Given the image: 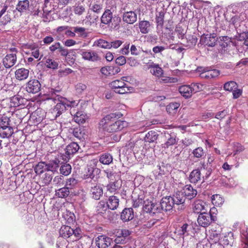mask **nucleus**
Returning <instances> with one entry per match:
<instances>
[{
	"instance_id": "obj_64",
	"label": "nucleus",
	"mask_w": 248,
	"mask_h": 248,
	"mask_svg": "<svg viewBox=\"0 0 248 248\" xmlns=\"http://www.w3.org/2000/svg\"><path fill=\"white\" fill-rule=\"evenodd\" d=\"M238 40L243 41L244 45L248 46V31L241 33L239 35Z\"/></svg>"
},
{
	"instance_id": "obj_54",
	"label": "nucleus",
	"mask_w": 248,
	"mask_h": 248,
	"mask_svg": "<svg viewBox=\"0 0 248 248\" xmlns=\"http://www.w3.org/2000/svg\"><path fill=\"white\" fill-rule=\"evenodd\" d=\"M221 237V234L217 231L213 232L210 236V238L213 241V244H219Z\"/></svg>"
},
{
	"instance_id": "obj_46",
	"label": "nucleus",
	"mask_w": 248,
	"mask_h": 248,
	"mask_svg": "<svg viewBox=\"0 0 248 248\" xmlns=\"http://www.w3.org/2000/svg\"><path fill=\"white\" fill-rule=\"evenodd\" d=\"M45 65L47 68L55 70L58 68L59 63L53 59L48 58L46 60Z\"/></svg>"
},
{
	"instance_id": "obj_57",
	"label": "nucleus",
	"mask_w": 248,
	"mask_h": 248,
	"mask_svg": "<svg viewBox=\"0 0 248 248\" xmlns=\"http://www.w3.org/2000/svg\"><path fill=\"white\" fill-rule=\"evenodd\" d=\"M63 217L68 224H70L75 220V216L74 213L67 211L66 213L63 215Z\"/></svg>"
},
{
	"instance_id": "obj_37",
	"label": "nucleus",
	"mask_w": 248,
	"mask_h": 248,
	"mask_svg": "<svg viewBox=\"0 0 248 248\" xmlns=\"http://www.w3.org/2000/svg\"><path fill=\"white\" fill-rule=\"evenodd\" d=\"M60 164V161L58 159L51 160L47 164V171L52 172L57 171Z\"/></svg>"
},
{
	"instance_id": "obj_29",
	"label": "nucleus",
	"mask_w": 248,
	"mask_h": 248,
	"mask_svg": "<svg viewBox=\"0 0 248 248\" xmlns=\"http://www.w3.org/2000/svg\"><path fill=\"white\" fill-rule=\"evenodd\" d=\"M79 149V146L76 142H71L68 144L65 149V153L68 155L69 158L70 155H74L77 153Z\"/></svg>"
},
{
	"instance_id": "obj_62",
	"label": "nucleus",
	"mask_w": 248,
	"mask_h": 248,
	"mask_svg": "<svg viewBox=\"0 0 248 248\" xmlns=\"http://www.w3.org/2000/svg\"><path fill=\"white\" fill-rule=\"evenodd\" d=\"M10 119L6 116H2L0 118V128H5L10 125Z\"/></svg>"
},
{
	"instance_id": "obj_59",
	"label": "nucleus",
	"mask_w": 248,
	"mask_h": 248,
	"mask_svg": "<svg viewBox=\"0 0 248 248\" xmlns=\"http://www.w3.org/2000/svg\"><path fill=\"white\" fill-rule=\"evenodd\" d=\"M95 43L96 45L100 47L106 49H109L110 43L104 39H99L95 42Z\"/></svg>"
},
{
	"instance_id": "obj_20",
	"label": "nucleus",
	"mask_w": 248,
	"mask_h": 248,
	"mask_svg": "<svg viewBox=\"0 0 248 248\" xmlns=\"http://www.w3.org/2000/svg\"><path fill=\"white\" fill-rule=\"evenodd\" d=\"M189 181L191 183L197 184L202 180L201 173L199 169L193 170L189 176Z\"/></svg>"
},
{
	"instance_id": "obj_6",
	"label": "nucleus",
	"mask_w": 248,
	"mask_h": 248,
	"mask_svg": "<svg viewBox=\"0 0 248 248\" xmlns=\"http://www.w3.org/2000/svg\"><path fill=\"white\" fill-rule=\"evenodd\" d=\"M113 234L116 237L114 240L115 243L125 244L126 238L130 234V233L128 230L116 229L114 231Z\"/></svg>"
},
{
	"instance_id": "obj_24",
	"label": "nucleus",
	"mask_w": 248,
	"mask_h": 248,
	"mask_svg": "<svg viewBox=\"0 0 248 248\" xmlns=\"http://www.w3.org/2000/svg\"><path fill=\"white\" fill-rule=\"evenodd\" d=\"M179 92L180 94L186 98H190L193 94L190 85L181 86L179 88Z\"/></svg>"
},
{
	"instance_id": "obj_28",
	"label": "nucleus",
	"mask_w": 248,
	"mask_h": 248,
	"mask_svg": "<svg viewBox=\"0 0 248 248\" xmlns=\"http://www.w3.org/2000/svg\"><path fill=\"white\" fill-rule=\"evenodd\" d=\"M91 192L92 198L95 200H99L103 194L102 188L97 185L92 187Z\"/></svg>"
},
{
	"instance_id": "obj_14",
	"label": "nucleus",
	"mask_w": 248,
	"mask_h": 248,
	"mask_svg": "<svg viewBox=\"0 0 248 248\" xmlns=\"http://www.w3.org/2000/svg\"><path fill=\"white\" fill-rule=\"evenodd\" d=\"M24 49H30L31 51V55L35 59L39 58L40 50L38 46L35 43H27L23 45Z\"/></svg>"
},
{
	"instance_id": "obj_23",
	"label": "nucleus",
	"mask_w": 248,
	"mask_h": 248,
	"mask_svg": "<svg viewBox=\"0 0 248 248\" xmlns=\"http://www.w3.org/2000/svg\"><path fill=\"white\" fill-rule=\"evenodd\" d=\"M81 55L86 60L96 61L99 60L97 53L94 51H81Z\"/></svg>"
},
{
	"instance_id": "obj_3",
	"label": "nucleus",
	"mask_w": 248,
	"mask_h": 248,
	"mask_svg": "<svg viewBox=\"0 0 248 248\" xmlns=\"http://www.w3.org/2000/svg\"><path fill=\"white\" fill-rule=\"evenodd\" d=\"M127 81L126 77H122L120 79L114 80L109 83L110 88L118 94H126L132 92L133 88L128 86L124 81Z\"/></svg>"
},
{
	"instance_id": "obj_31",
	"label": "nucleus",
	"mask_w": 248,
	"mask_h": 248,
	"mask_svg": "<svg viewBox=\"0 0 248 248\" xmlns=\"http://www.w3.org/2000/svg\"><path fill=\"white\" fill-rule=\"evenodd\" d=\"M217 38L216 34H206L204 38V42L206 45L209 46H214L217 42Z\"/></svg>"
},
{
	"instance_id": "obj_42",
	"label": "nucleus",
	"mask_w": 248,
	"mask_h": 248,
	"mask_svg": "<svg viewBox=\"0 0 248 248\" xmlns=\"http://www.w3.org/2000/svg\"><path fill=\"white\" fill-rule=\"evenodd\" d=\"M34 170L36 173L40 174L43 173L45 171H47V164L44 162H40L36 165Z\"/></svg>"
},
{
	"instance_id": "obj_61",
	"label": "nucleus",
	"mask_w": 248,
	"mask_h": 248,
	"mask_svg": "<svg viewBox=\"0 0 248 248\" xmlns=\"http://www.w3.org/2000/svg\"><path fill=\"white\" fill-rule=\"evenodd\" d=\"M175 31L177 33L179 38H184L186 32L181 24H179L176 26Z\"/></svg>"
},
{
	"instance_id": "obj_49",
	"label": "nucleus",
	"mask_w": 248,
	"mask_h": 248,
	"mask_svg": "<svg viewBox=\"0 0 248 248\" xmlns=\"http://www.w3.org/2000/svg\"><path fill=\"white\" fill-rule=\"evenodd\" d=\"M238 87L237 83L234 81H230L226 82L223 86L224 90L232 92Z\"/></svg>"
},
{
	"instance_id": "obj_16",
	"label": "nucleus",
	"mask_w": 248,
	"mask_h": 248,
	"mask_svg": "<svg viewBox=\"0 0 248 248\" xmlns=\"http://www.w3.org/2000/svg\"><path fill=\"white\" fill-rule=\"evenodd\" d=\"M123 19L127 24H133L137 19V16L133 11L126 12L124 13Z\"/></svg>"
},
{
	"instance_id": "obj_35",
	"label": "nucleus",
	"mask_w": 248,
	"mask_h": 248,
	"mask_svg": "<svg viewBox=\"0 0 248 248\" xmlns=\"http://www.w3.org/2000/svg\"><path fill=\"white\" fill-rule=\"evenodd\" d=\"M149 68H151V73L157 77H161L163 74L162 69L158 64L153 63Z\"/></svg>"
},
{
	"instance_id": "obj_60",
	"label": "nucleus",
	"mask_w": 248,
	"mask_h": 248,
	"mask_svg": "<svg viewBox=\"0 0 248 248\" xmlns=\"http://www.w3.org/2000/svg\"><path fill=\"white\" fill-rule=\"evenodd\" d=\"M97 210L98 214H103L108 208V205L107 202H98L97 206Z\"/></svg>"
},
{
	"instance_id": "obj_21",
	"label": "nucleus",
	"mask_w": 248,
	"mask_h": 248,
	"mask_svg": "<svg viewBox=\"0 0 248 248\" xmlns=\"http://www.w3.org/2000/svg\"><path fill=\"white\" fill-rule=\"evenodd\" d=\"M112 13L109 9H106L101 17V22L105 25L109 24L112 20Z\"/></svg>"
},
{
	"instance_id": "obj_19",
	"label": "nucleus",
	"mask_w": 248,
	"mask_h": 248,
	"mask_svg": "<svg viewBox=\"0 0 248 248\" xmlns=\"http://www.w3.org/2000/svg\"><path fill=\"white\" fill-rule=\"evenodd\" d=\"M134 217L133 210L131 208H125L121 215V218L124 222L132 220Z\"/></svg>"
},
{
	"instance_id": "obj_44",
	"label": "nucleus",
	"mask_w": 248,
	"mask_h": 248,
	"mask_svg": "<svg viewBox=\"0 0 248 248\" xmlns=\"http://www.w3.org/2000/svg\"><path fill=\"white\" fill-rule=\"evenodd\" d=\"M112 156L109 154H102L99 158L100 162L103 164L108 165L112 162Z\"/></svg>"
},
{
	"instance_id": "obj_1",
	"label": "nucleus",
	"mask_w": 248,
	"mask_h": 248,
	"mask_svg": "<svg viewBox=\"0 0 248 248\" xmlns=\"http://www.w3.org/2000/svg\"><path fill=\"white\" fill-rule=\"evenodd\" d=\"M116 113H110L102 118L99 123V127L104 131L114 133L122 130L126 125V122L119 119Z\"/></svg>"
},
{
	"instance_id": "obj_9",
	"label": "nucleus",
	"mask_w": 248,
	"mask_h": 248,
	"mask_svg": "<svg viewBox=\"0 0 248 248\" xmlns=\"http://www.w3.org/2000/svg\"><path fill=\"white\" fill-rule=\"evenodd\" d=\"M41 85L37 79H31L26 85V91L30 93L35 94L38 93L41 89Z\"/></svg>"
},
{
	"instance_id": "obj_47",
	"label": "nucleus",
	"mask_w": 248,
	"mask_h": 248,
	"mask_svg": "<svg viewBox=\"0 0 248 248\" xmlns=\"http://www.w3.org/2000/svg\"><path fill=\"white\" fill-rule=\"evenodd\" d=\"M72 168L69 164H63L60 169V173L64 176L68 175L71 172Z\"/></svg>"
},
{
	"instance_id": "obj_63",
	"label": "nucleus",
	"mask_w": 248,
	"mask_h": 248,
	"mask_svg": "<svg viewBox=\"0 0 248 248\" xmlns=\"http://www.w3.org/2000/svg\"><path fill=\"white\" fill-rule=\"evenodd\" d=\"M193 93H197L202 90L203 85L198 83H192L190 85Z\"/></svg>"
},
{
	"instance_id": "obj_27",
	"label": "nucleus",
	"mask_w": 248,
	"mask_h": 248,
	"mask_svg": "<svg viewBox=\"0 0 248 248\" xmlns=\"http://www.w3.org/2000/svg\"><path fill=\"white\" fill-rule=\"evenodd\" d=\"M165 12L164 9L157 11L155 15V22L157 28L162 29L164 25Z\"/></svg>"
},
{
	"instance_id": "obj_39",
	"label": "nucleus",
	"mask_w": 248,
	"mask_h": 248,
	"mask_svg": "<svg viewBox=\"0 0 248 248\" xmlns=\"http://www.w3.org/2000/svg\"><path fill=\"white\" fill-rule=\"evenodd\" d=\"M150 23L148 21L142 20L139 22V28L142 33H147L150 30Z\"/></svg>"
},
{
	"instance_id": "obj_5",
	"label": "nucleus",
	"mask_w": 248,
	"mask_h": 248,
	"mask_svg": "<svg viewBox=\"0 0 248 248\" xmlns=\"http://www.w3.org/2000/svg\"><path fill=\"white\" fill-rule=\"evenodd\" d=\"M214 221V217L211 214H209L205 212L201 213L197 219L199 225L203 227L208 226L212 221Z\"/></svg>"
},
{
	"instance_id": "obj_50",
	"label": "nucleus",
	"mask_w": 248,
	"mask_h": 248,
	"mask_svg": "<svg viewBox=\"0 0 248 248\" xmlns=\"http://www.w3.org/2000/svg\"><path fill=\"white\" fill-rule=\"evenodd\" d=\"M176 137L175 136H171L168 139L167 141L162 144V146L164 148H168L170 146L174 145L177 143Z\"/></svg>"
},
{
	"instance_id": "obj_32",
	"label": "nucleus",
	"mask_w": 248,
	"mask_h": 248,
	"mask_svg": "<svg viewBox=\"0 0 248 248\" xmlns=\"http://www.w3.org/2000/svg\"><path fill=\"white\" fill-rule=\"evenodd\" d=\"M233 242L234 240L232 234H231V235L228 234V235L224 236L221 237L219 244L223 247L224 246L232 247L233 244Z\"/></svg>"
},
{
	"instance_id": "obj_41",
	"label": "nucleus",
	"mask_w": 248,
	"mask_h": 248,
	"mask_svg": "<svg viewBox=\"0 0 248 248\" xmlns=\"http://www.w3.org/2000/svg\"><path fill=\"white\" fill-rule=\"evenodd\" d=\"M158 135L155 131L148 132L145 137V141L149 143L155 142L158 138Z\"/></svg>"
},
{
	"instance_id": "obj_4",
	"label": "nucleus",
	"mask_w": 248,
	"mask_h": 248,
	"mask_svg": "<svg viewBox=\"0 0 248 248\" xmlns=\"http://www.w3.org/2000/svg\"><path fill=\"white\" fill-rule=\"evenodd\" d=\"M50 99H52L54 102L56 103V106L52 110V113L55 115L57 118L60 116L62 113L64 112L66 109V98L63 97L60 95H55L53 96Z\"/></svg>"
},
{
	"instance_id": "obj_15",
	"label": "nucleus",
	"mask_w": 248,
	"mask_h": 248,
	"mask_svg": "<svg viewBox=\"0 0 248 248\" xmlns=\"http://www.w3.org/2000/svg\"><path fill=\"white\" fill-rule=\"evenodd\" d=\"M143 207V210L147 213H151L155 214L157 211H159V202H147L145 205L142 204V202H140Z\"/></svg>"
},
{
	"instance_id": "obj_25",
	"label": "nucleus",
	"mask_w": 248,
	"mask_h": 248,
	"mask_svg": "<svg viewBox=\"0 0 248 248\" xmlns=\"http://www.w3.org/2000/svg\"><path fill=\"white\" fill-rule=\"evenodd\" d=\"M73 233V228L66 225H63L61 227L60 230V235L63 238H67L72 236Z\"/></svg>"
},
{
	"instance_id": "obj_43",
	"label": "nucleus",
	"mask_w": 248,
	"mask_h": 248,
	"mask_svg": "<svg viewBox=\"0 0 248 248\" xmlns=\"http://www.w3.org/2000/svg\"><path fill=\"white\" fill-rule=\"evenodd\" d=\"M73 29L75 34L77 33L78 37L86 38L88 36V33L85 28L77 26L73 27Z\"/></svg>"
},
{
	"instance_id": "obj_33",
	"label": "nucleus",
	"mask_w": 248,
	"mask_h": 248,
	"mask_svg": "<svg viewBox=\"0 0 248 248\" xmlns=\"http://www.w3.org/2000/svg\"><path fill=\"white\" fill-rule=\"evenodd\" d=\"M230 41L229 38L228 36H222L219 41V46L220 48H219V51L223 53L227 50V48L230 44Z\"/></svg>"
},
{
	"instance_id": "obj_13",
	"label": "nucleus",
	"mask_w": 248,
	"mask_h": 248,
	"mask_svg": "<svg viewBox=\"0 0 248 248\" xmlns=\"http://www.w3.org/2000/svg\"><path fill=\"white\" fill-rule=\"evenodd\" d=\"M16 55L15 53L7 54L3 59V64L5 68H9L16 64Z\"/></svg>"
},
{
	"instance_id": "obj_26",
	"label": "nucleus",
	"mask_w": 248,
	"mask_h": 248,
	"mask_svg": "<svg viewBox=\"0 0 248 248\" xmlns=\"http://www.w3.org/2000/svg\"><path fill=\"white\" fill-rule=\"evenodd\" d=\"M30 2L28 0H19L16 6L17 10L21 14L25 13L29 9Z\"/></svg>"
},
{
	"instance_id": "obj_30",
	"label": "nucleus",
	"mask_w": 248,
	"mask_h": 248,
	"mask_svg": "<svg viewBox=\"0 0 248 248\" xmlns=\"http://www.w3.org/2000/svg\"><path fill=\"white\" fill-rule=\"evenodd\" d=\"M45 117L44 112L41 110H36L31 114V119L33 120L34 123H40Z\"/></svg>"
},
{
	"instance_id": "obj_58",
	"label": "nucleus",
	"mask_w": 248,
	"mask_h": 248,
	"mask_svg": "<svg viewBox=\"0 0 248 248\" xmlns=\"http://www.w3.org/2000/svg\"><path fill=\"white\" fill-rule=\"evenodd\" d=\"M113 66H107L102 67L101 70V73L105 76H108L113 75Z\"/></svg>"
},
{
	"instance_id": "obj_52",
	"label": "nucleus",
	"mask_w": 248,
	"mask_h": 248,
	"mask_svg": "<svg viewBox=\"0 0 248 248\" xmlns=\"http://www.w3.org/2000/svg\"><path fill=\"white\" fill-rule=\"evenodd\" d=\"M52 175L49 173H46L43 177L41 181L42 186L48 185L51 182L52 179Z\"/></svg>"
},
{
	"instance_id": "obj_12",
	"label": "nucleus",
	"mask_w": 248,
	"mask_h": 248,
	"mask_svg": "<svg viewBox=\"0 0 248 248\" xmlns=\"http://www.w3.org/2000/svg\"><path fill=\"white\" fill-rule=\"evenodd\" d=\"M246 19V14L244 13H241L232 16L230 22L234 26L235 28L237 29L240 26L241 23Z\"/></svg>"
},
{
	"instance_id": "obj_53",
	"label": "nucleus",
	"mask_w": 248,
	"mask_h": 248,
	"mask_svg": "<svg viewBox=\"0 0 248 248\" xmlns=\"http://www.w3.org/2000/svg\"><path fill=\"white\" fill-rule=\"evenodd\" d=\"M23 99L21 97L14 96L11 99V106L13 107H17L21 105Z\"/></svg>"
},
{
	"instance_id": "obj_34",
	"label": "nucleus",
	"mask_w": 248,
	"mask_h": 248,
	"mask_svg": "<svg viewBox=\"0 0 248 248\" xmlns=\"http://www.w3.org/2000/svg\"><path fill=\"white\" fill-rule=\"evenodd\" d=\"M44 208H46V207H51L50 212H52V214L54 216L57 215V216L59 215V211L61 207L60 205V202H44Z\"/></svg>"
},
{
	"instance_id": "obj_51",
	"label": "nucleus",
	"mask_w": 248,
	"mask_h": 248,
	"mask_svg": "<svg viewBox=\"0 0 248 248\" xmlns=\"http://www.w3.org/2000/svg\"><path fill=\"white\" fill-rule=\"evenodd\" d=\"M206 202H198L197 203H195V205L193 208V212L195 213H201V212L202 210H206Z\"/></svg>"
},
{
	"instance_id": "obj_17",
	"label": "nucleus",
	"mask_w": 248,
	"mask_h": 248,
	"mask_svg": "<svg viewBox=\"0 0 248 248\" xmlns=\"http://www.w3.org/2000/svg\"><path fill=\"white\" fill-rule=\"evenodd\" d=\"M184 193L186 200L189 201L196 196L197 192L196 189H193L191 185H189L185 186L184 188Z\"/></svg>"
},
{
	"instance_id": "obj_22",
	"label": "nucleus",
	"mask_w": 248,
	"mask_h": 248,
	"mask_svg": "<svg viewBox=\"0 0 248 248\" xmlns=\"http://www.w3.org/2000/svg\"><path fill=\"white\" fill-rule=\"evenodd\" d=\"M71 114L74 116L75 121L79 124L84 123L87 119L86 115L81 111L75 113V112H73L72 110H71Z\"/></svg>"
},
{
	"instance_id": "obj_48",
	"label": "nucleus",
	"mask_w": 248,
	"mask_h": 248,
	"mask_svg": "<svg viewBox=\"0 0 248 248\" xmlns=\"http://www.w3.org/2000/svg\"><path fill=\"white\" fill-rule=\"evenodd\" d=\"M179 104L177 103H171L166 107V110L170 114H173L177 112V110L179 107Z\"/></svg>"
},
{
	"instance_id": "obj_10",
	"label": "nucleus",
	"mask_w": 248,
	"mask_h": 248,
	"mask_svg": "<svg viewBox=\"0 0 248 248\" xmlns=\"http://www.w3.org/2000/svg\"><path fill=\"white\" fill-rule=\"evenodd\" d=\"M112 239L105 235H99L95 239V244L99 248H107L112 243Z\"/></svg>"
},
{
	"instance_id": "obj_11",
	"label": "nucleus",
	"mask_w": 248,
	"mask_h": 248,
	"mask_svg": "<svg viewBox=\"0 0 248 248\" xmlns=\"http://www.w3.org/2000/svg\"><path fill=\"white\" fill-rule=\"evenodd\" d=\"M164 200H168V202H185L186 200L184 192L179 191L176 192L172 197L170 196L163 197L161 202H165Z\"/></svg>"
},
{
	"instance_id": "obj_8",
	"label": "nucleus",
	"mask_w": 248,
	"mask_h": 248,
	"mask_svg": "<svg viewBox=\"0 0 248 248\" xmlns=\"http://www.w3.org/2000/svg\"><path fill=\"white\" fill-rule=\"evenodd\" d=\"M220 74L219 70L204 68L200 74V77L208 80H213L216 79Z\"/></svg>"
},
{
	"instance_id": "obj_36",
	"label": "nucleus",
	"mask_w": 248,
	"mask_h": 248,
	"mask_svg": "<svg viewBox=\"0 0 248 248\" xmlns=\"http://www.w3.org/2000/svg\"><path fill=\"white\" fill-rule=\"evenodd\" d=\"M14 133L13 128L10 126L5 128H0V137L2 138H9Z\"/></svg>"
},
{
	"instance_id": "obj_38",
	"label": "nucleus",
	"mask_w": 248,
	"mask_h": 248,
	"mask_svg": "<svg viewBox=\"0 0 248 248\" xmlns=\"http://www.w3.org/2000/svg\"><path fill=\"white\" fill-rule=\"evenodd\" d=\"M193 156L196 158L202 159L206 155L205 152L201 147H198L194 149L192 152Z\"/></svg>"
},
{
	"instance_id": "obj_7",
	"label": "nucleus",
	"mask_w": 248,
	"mask_h": 248,
	"mask_svg": "<svg viewBox=\"0 0 248 248\" xmlns=\"http://www.w3.org/2000/svg\"><path fill=\"white\" fill-rule=\"evenodd\" d=\"M1 9L0 10V22L1 25H6L11 20V13L7 11L8 5L5 3L0 5Z\"/></svg>"
},
{
	"instance_id": "obj_40",
	"label": "nucleus",
	"mask_w": 248,
	"mask_h": 248,
	"mask_svg": "<svg viewBox=\"0 0 248 248\" xmlns=\"http://www.w3.org/2000/svg\"><path fill=\"white\" fill-rule=\"evenodd\" d=\"M70 194L69 187H62L56 191V196L61 198H66Z\"/></svg>"
},
{
	"instance_id": "obj_45",
	"label": "nucleus",
	"mask_w": 248,
	"mask_h": 248,
	"mask_svg": "<svg viewBox=\"0 0 248 248\" xmlns=\"http://www.w3.org/2000/svg\"><path fill=\"white\" fill-rule=\"evenodd\" d=\"M184 202H180V204ZM175 204L177 205L179 204V202H159V205H160L161 209L166 211H169L172 209L174 207Z\"/></svg>"
},
{
	"instance_id": "obj_56",
	"label": "nucleus",
	"mask_w": 248,
	"mask_h": 248,
	"mask_svg": "<svg viewBox=\"0 0 248 248\" xmlns=\"http://www.w3.org/2000/svg\"><path fill=\"white\" fill-rule=\"evenodd\" d=\"M73 12L75 15L81 16L85 12V8L83 5H76L73 7Z\"/></svg>"
},
{
	"instance_id": "obj_18",
	"label": "nucleus",
	"mask_w": 248,
	"mask_h": 248,
	"mask_svg": "<svg viewBox=\"0 0 248 248\" xmlns=\"http://www.w3.org/2000/svg\"><path fill=\"white\" fill-rule=\"evenodd\" d=\"M29 74V70L25 68H21L17 69L15 72V77L18 80H23L28 78Z\"/></svg>"
},
{
	"instance_id": "obj_55",
	"label": "nucleus",
	"mask_w": 248,
	"mask_h": 248,
	"mask_svg": "<svg viewBox=\"0 0 248 248\" xmlns=\"http://www.w3.org/2000/svg\"><path fill=\"white\" fill-rule=\"evenodd\" d=\"M98 18V16L95 15L92 16L91 14H88L86 16V19H87V20L85 21V24L91 26L92 24L97 22Z\"/></svg>"
},
{
	"instance_id": "obj_2",
	"label": "nucleus",
	"mask_w": 248,
	"mask_h": 248,
	"mask_svg": "<svg viewBox=\"0 0 248 248\" xmlns=\"http://www.w3.org/2000/svg\"><path fill=\"white\" fill-rule=\"evenodd\" d=\"M104 171L108 180V183L107 186L108 191L111 193H115L120 189L122 185L121 176L112 169H108Z\"/></svg>"
}]
</instances>
